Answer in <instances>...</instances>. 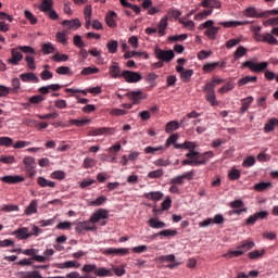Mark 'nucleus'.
I'll return each instance as SVG.
<instances>
[{"label": "nucleus", "mask_w": 278, "mask_h": 278, "mask_svg": "<svg viewBox=\"0 0 278 278\" xmlns=\"http://www.w3.org/2000/svg\"><path fill=\"white\" fill-rule=\"evenodd\" d=\"M168 27V16H164L161 18L159 23V34L160 36H165L166 28Z\"/></svg>", "instance_id": "nucleus-30"}, {"label": "nucleus", "mask_w": 278, "mask_h": 278, "mask_svg": "<svg viewBox=\"0 0 278 278\" xmlns=\"http://www.w3.org/2000/svg\"><path fill=\"white\" fill-rule=\"evenodd\" d=\"M136 56H139V58L143 56L146 60L149 59V54L147 52L126 51L124 54L125 60H129L130 58H136Z\"/></svg>", "instance_id": "nucleus-31"}, {"label": "nucleus", "mask_w": 278, "mask_h": 278, "mask_svg": "<svg viewBox=\"0 0 278 278\" xmlns=\"http://www.w3.org/2000/svg\"><path fill=\"white\" fill-rule=\"evenodd\" d=\"M144 199L149 201H162L164 193L162 191H151L143 194Z\"/></svg>", "instance_id": "nucleus-19"}, {"label": "nucleus", "mask_w": 278, "mask_h": 278, "mask_svg": "<svg viewBox=\"0 0 278 278\" xmlns=\"http://www.w3.org/2000/svg\"><path fill=\"white\" fill-rule=\"evenodd\" d=\"M97 73H99L98 67H84L80 75H94Z\"/></svg>", "instance_id": "nucleus-61"}, {"label": "nucleus", "mask_w": 278, "mask_h": 278, "mask_svg": "<svg viewBox=\"0 0 278 278\" xmlns=\"http://www.w3.org/2000/svg\"><path fill=\"white\" fill-rule=\"evenodd\" d=\"M23 164L25 166V172L28 177H36V159L34 156H25L23 159Z\"/></svg>", "instance_id": "nucleus-4"}, {"label": "nucleus", "mask_w": 278, "mask_h": 278, "mask_svg": "<svg viewBox=\"0 0 278 278\" xmlns=\"http://www.w3.org/2000/svg\"><path fill=\"white\" fill-rule=\"evenodd\" d=\"M179 127H184V125L179 124V122H177V121H170L166 124L165 131H166V134H172V131H177V129H179Z\"/></svg>", "instance_id": "nucleus-25"}, {"label": "nucleus", "mask_w": 278, "mask_h": 278, "mask_svg": "<svg viewBox=\"0 0 278 278\" xmlns=\"http://www.w3.org/2000/svg\"><path fill=\"white\" fill-rule=\"evenodd\" d=\"M242 105L240 108L241 114H245L247 111L251 108V103H253V97H248L241 100Z\"/></svg>", "instance_id": "nucleus-33"}, {"label": "nucleus", "mask_w": 278, "mask_h": 278, "mask_svg": "<svg viewBox=\"0 0 278 278\" xmlns=\"http://www.w3.org/2000/svg\"><path fill=\"white\" fill-rule=\"evenodd\" d=\"M179 139V135L177 134H173L170 135L167 139H166V142H165V147L166 149H168V147H170V144H174V147L176 144H180V143H177V140Z\"/></svg>", "instance_id": "nucleus-48"}, {"label": "nucleus", "mask_w": 278, "mask_h": 278, "mask_svg": "<svg viewBox=\"0 0 278 278\" xmlns=\"http://www.w3.org/2000/svg\"><path fill=\"white\" fill-rule=\"evenodd\" d=\"M241 255L242 251L237 247V250H229L228 253L224 254V257L226 260H232V257H240Z\"/></svg>", "instance_id": "nucleus-43"}, {"label": "nucleus", "mask_w": 278, "mask_h": 278, "mask_svg": "<svg viewBox=\"0 0 278 278\" xmlns=\"http://www.w3.org/2000/svg\"><path fill=\"white\" fill-rule=\"evenodd\" d=\"M17 49L22 51V53H29L30 55H36V50L30 46H18Z\"/></svg>", "instance_id": "nucleus-58"}, {"label": "nucleus", "mask_w": 278, "mask_h": 278, "mask_svg": "<svg viewBox=\"0 0 278 278\" xmlns=\"http://www.w3.org/2000/svg\"><path fill=\"white\" fill-rule=\"evenodd\" d=\"M22 60L23 53L20 52L18 48H13L11 50V59L8 60V63L12 64L13 66H18Z\"/></svg>", "instance_id": "nucleus-9"}, {"label": "nucleus", "mask_w": 278, "mask_h": 278, "mask_svg": "<svg viewBox=\"0 0 278 278\" xmlns=\"http://www.w3.org/2000/svg\"><path fill=\"white\" fill-rule=\"evenodd\" d=\"M106 202H108V198L101 195L98 199L90 201L89 205H91V207H101V205H103Z\"/></svg>", "instance_id": "nucleus-39"}, {"label": "nucleus", "mask_w": 278, "mask_h": 278, "mask_svg": "<svg viewBox=\"0 0 278 278\" xmlns=\"http://www.w3.org/2000/svg\"><path fill=\"white\" fill-rule=\"evenodd\" d=\"M114 16H116V12H111L106 14L105 21L109 27H116V20H114Z\"/></svg>", "instance_id": "nucleus-46"}, {"label": "nucleus", "mask_w": 278, "mask_h": 278, "mask_svg": "<svg viewBox=\"0 0 278 278\" xmlns=\"http://www.w3.org/2000/svg\"><path fill=\"white\" fill-rule=\"evenodd\" d=\"M18 205L16 204H3L2 206H0V212H5V213H10V212H18Z\"/></svg>", "instance_id": "nucleus-44"}, {"label": "nucleus", "mask_w": 278, "mask_h": 278, "mask_svg": "<svg viewBox=\"0 0 278 278\" xmlns=\"http://www.w3.org/2000/svg\"><path fill=\"white\" fill-rule=\"evenodd\" d=\"M38 213V201L33 200L29 205L25 208L24 214L26 216H31V214H37Z\"/></svg>", "instance_id": "nucleus-23"}, {"label": "nucleus", "mask_w": 278, "mask_h": 278, "mask_svg": "<svg viewBox=\"0 0 278 278\" xmlns=\"http://www.w3.org/2000/svg\"><path fill=\"white\" fill-rule=\"evenodd\" d=\"M218 66H220V62L206 63L203 65L202 71L204 73H214Z\"/></svg>", "instance_id": "nucleus-35"}, {"label": "nucleus", "mask_w": 278, "mask_h": 278, "mask_svg": "<svg viewBox=\"0 0 278 278\" xmlns=\"http://www.w3.org/2000/svg\"><path fill=\"white\" fill-rule=\"evenodd\" d=\"M20 79L24 81V84H38L40 81V78L31 72L21 74Z\"/></svg>", "instance_id": "nucleus-12"}, {"label": "nucleus", "mask_w": 278, "mask_h": 278, "mask_svg": "<svg viewBox=\"0 0 278 278\" xmlns=\"http://www.w3.org/2000/svg\"><path fill=\"white\" fill-rule=\"evenodd\" d=\"M51 179H58L59 181H62L66 177V174L62 170H55L50 175Z\"/></svg>", "instance_id": "nucleus-62"}, {"label": "nucleus", "mask_w": 278, "mask_h": 278, "mask_svg": "<svg viewBox=\"0 0 278 278\" xmlns=\"http://www.w3.org/2000/svg\"><path fill=\"white\" fill-rule=\"evenodd\" d=\"M18 278H42V275H40V271L34 270V271H20L17 273Z\"/></svg>", "instance_id": "nucleus-24"}, {"label": "nucleus", "mask_w": 278, "mask_h": 278, "mask_svg": "<svg viewBox=\"0 0 278 278\" xmlns=\"http://www.w3.org/2000/svg\"><path fill=\"white\" fill-rule=\"evenodd\" d=\"M230 207L233 210L232 214H237L240 216L242 212H247V208H244V202L242 200H235L230 202Z\"/></svg>", "instance_id": "nucleus-14"}, {"label": "nucleus", "mask_w": 278, "mask_h": 278, "mask_svg": "<svg viewBox=\"0 0 278 278\" xmlns=\"http://www.w3.org/2000/svg\"><path fill=\"white\" fill-rule=\"evenodd\" d=\"M248 255L250 260H258V257H264V255H266V250H262L261 252L257 250H254L252 252H249Z\"/></svg>", "instance_id": "nucleus-50"}, {"label": "nucleus", "mask_w": 278, "mask_h": 278, "mask_svg": "<svg viewBox=\"0 0 278 278\" xmlns=\"http://www.w3.org/2000/svg\"><path fill=\"white\" fill-rule=\"evenodd\" d=\"M255 192H266V190H270L273 188V184L270 182H258L254 185Z\"/></svg>", "instance_id": "nucleus-29"}, {"label": "nucleus", "mask_w": 278, "mask_h": 278, "mask_svg": "<svg viewBox=\"0 0 278 278\" xmlns=\"http://www.w3.org/2000/svg\"><path fill=\"white\" fill-rule=\"evenodd\" d=\"M53 9V0H43L39 5L40 12H49Z\"/></svg>", "instance_id": "nucleus-37"}, {"label": "nucleus", "mask_w": 278, "mask_h": 278, "mask_svg": "<svg viewBox=\"0 0 278 278\" xmlns=\"http://www.w3.org/2000/svg\"><path fill=\"white\" fill-rule=\"evenodd\" d=\"M52 60H53L54 62H67L68 55H67V54L55 53V54L52 56Z\"/></svg>", "instance_id": "nucleus-63"}, {"label": "nucleus", "mask_w": 278, "mask_h": 278, "mask_svg": "<svg viewBox=\"0 0 278 278\" xmlns=\"http://www.w3.org/2000/svg\"><path fill=\"white\" fill-rule=\"evenodd\" d=\"M197 144L195 141H185L182 144H176L175 149H186L189 151L185 157L186 160L181 161L182 166H205L212 157H214V152L213 151H207L204 153H201L197 151Z\"/></svg>", "instance_id": "nucleus-1"}, {"label": "nucleus", "mask_w": 278, "mask_h": 278, "mask_svg": "<svg viewBox=\"0 0 278 278\" xmlns=\"http://www.w3.org/2000/svg\"><path fill=\"white\" fill-rule=\"evenodd\" d=\"M205 99L210 105H212V108H216V105H218V101L216 100V92L206 93Z\"/></svg>", "instance_id": "nucleus-49"}, {"label": "nucleus", "mask_w": 278, "mask_h": 278, "mask_svg": "<svg viewBox=\"0 0 278 278\" xmlns=\"http://www.w3.org/2000/svg\"><path fill=\"white\" fill-rule=\"evenodd\" d=\"M255 81H257V76H245L238 80V86L242 87L247 86V84H255Z\"/></svg>", "instance_id": "nucleus-34"}, {"label": "nucleus", "mask_w": 278, "mask_h": 278, "mask_svg": "<svg viewBox=\"0 0 278 278\" xmlns=\"http://www.w3.org/2000/svg\"><path fill=\"white\" fill-rule=\"evenodd\" d=\"M105 253L108 255H127L129 253V250L125 248H121V249L110 248L105 250Z\"/></svg>", "instance_id": "nucleus-28"}, {"label": "nucleus", "mask_w": 278, "mask_h": 278, "mask_svg": "<svg viewBox=\"0 0 278 278\" xmlns=\"http://www.w3.org/2000/svg\"><path fill=\"white\" fill-rule=\"evenodd\" d=\"M110 218V211L105 208H99L94 213H92L91 217L89 218V223H99V220H105Z\"/></svg>", "instance_id": "nucleus-8"}, {"label": "nucleus", "mask_w": 278, "mask_h": 278, "mask_svg": "<svg viewBox=\"0 0 278 278\" xmlns=\"http://www.w3.org/2000/svg\"><path fill=\"white\" fill-rule=\"evenodd\" d=\"M105 134H114V128H108V127L97 128L89 132L90 136H103Z\"/></svg>", "instance_id": "nucleus-27"}, {"label": "nucleus", "mask_w": 278, "mask_h": 278, "mask_svg": "<svg viewBox=\"0 0 278 278\" xmlns=\"http://www.w3.org/2000/svg\"><path fill=\"white\" fill-rule=\"evenodd\" d=\"M148 225L152 229H164L166 227V223L160 222V219L152 217L148 220Z\"/></svg>", "instance_id": "nucleus-22"}, {"label": "nucleus", "mask_w": 278, "mask_h": 278, "mask_svg": "<svg viewBox=\"0 0 278 278\" xmlns=\"http://www.w3.org/2000/svg\"><path fill=\"white\" fill-rule=\"evenodd\" d=\"M3 184H21L25 181V177L23 176H4L1 178Z\"/></svg>", "instance_id": "nucleus-18"}, {"label": "nucleus", "mask_w": 278, "mask_h": 278, "mask_svg": "<svg viewBox=\"0 0 278 278\" xmlns=\"http://www.w3.org/2000/svg\"><path fill=\"white\" fill-rule=\"evenodd\" d=\"M199 116H201V113H199L197 111H191L190 113L187 114V116H185L180 121V125H182V127H186V124L188 123L189 118H199Z\"/></svg>", "instance_id": "nucleus-38"}, {"label": "nucleus", "mask_w": 278, "mask_h": 278, "mask_svg": "<svg viewBox=\"0 0 278 278\" xmlns=\"http://www.w3.org/2000/svg\"><path fill=\"white\" fill-rule=\"evenodd\" d=\"M233 88H236V84H233V81H228L226 85L218 89V92L220 94H225L227 92H231Z\"/></svg>", "instance_id": "nucleus-42"}, {"label": "nucleus", "mask_w": 278, "mask_h": 278, "mask_svg": "<svg viewBox=\"0 0 278 278\" xmlns=\"http://www.w3.org/2000/svg\"><path fill=\"white\" fill-rule=\"evenodd\" d=\"M177 230H173V229H165V230H161L159 232V236H163L164 238H174V236H177Z\"/></svg>", "instance_id": "nucleus-55"}, {"label": "nucleus", "mask_w": 278, "mask_h": 278, "mask_svg": "<svg viewBox=\"0 0 278 278\" xmlns=\"http://www.w3.org/2000/svg\"><path fill=\"white\" fill-rule=\"evenodd\" d=\"M81 266L77 261H66L65 263H58L55 264L56 268L64 269V268H79Z\"/></svg>", "instance_id": "nucleus-21"}, {"label": "nucleus", "mask_w": 278, "mask_h": 278, "mask_svg": "<svg viewBox=\"0 0 278 278\" xmlns=\"http://www.w3.org/2000/svg\"><path fill=\"white\" fill-rule=\"evenodd\" d=\"M83 273H87V275H90V273L97 274V265L96 264H86L83 267Z\"/></svg>", "instance_id": "nucleus-56"}, {"label": "nucleus", "mask_w": 278, "mask_h": 278, "mask_svg": "<svg viewBox=\"0 0 278 278\" xmlns=\"http://www.w3.org/2000/svg\"><path fill=\"white\" fill-rule=\"evenodd\" d=\"M74 45L75 47H78V49H84V47H86V43H84V40H81V36L79 35L74 36Z\"/></svg>", "instance_id": "nucleus-64"}, {"label": "nucleus", "mask_w": 278, "mask_h": 278, "mask_svg": "<svg viewBox=\"0 0 278 278\" xmlns=\"http://www.w3.org/2000/svg\"><path fill=\"white\" fill-rule=\"evenodd\" d=\"M275 127H278L277 117H271L264 126L265 134H270V131H275Z\"/></svg>", "instance_id": "nucleus-20"}, {"label": "nucleus", "mask_w": 278, "mask_h": 278, "mask_svg": "<svg viewBox=\"0 0 278 278\" xmlns=\"http://www.w3.org/2000/svg\"><path fill=\"white\" fill-rule=\"evenodd\" d=\"M126 97L132 101V105H138L142 99H146L144 92L142 91H130L126 93Z\"/></svg>", "instance_id": "nucleus-10"}, {"label": "nucleus", "mask_w": 278, "mask_h": 278, "mask_svg": "<svg viewBox=\"0 0 278 278\" xmlns=\"http://www.w3.org/2000/svg\"><path fill=\"white\" fill-rule=\"evenodd\" d=\"M223 27L229 28V27H240V25H245L244 22H238V21H231V22H222L219 23Z\"/></svg>", "instance_id": "nucleus-53"}, {"label": "nucleus", "mask_w": 278, "mask_h": 278, "mask_svg": "<svg viewBox=\"0 0 278 278\" xmlns=\"http://www.w3.org/2000/svg\"><path fill=\"white\" fill-rule=\"evenodd\" d=\"M228 179H230V181H238V179H240V170L232 168L228 173Z\"/></svg>", "instance_id": "nucleus-57"}, {"label": "nucleus", "mask_w": 278, "mask_h": 278, "mask_svg": "<svg viewBox=\"0 0 278 278\" xmlns=\"http://www.w3.org/2000/svg\"><path fill=\"white\" fill-rule=\"evenodd\" d=\"M213 12L214 10H204L194 15V21H203L204 18H207V16H212Z\"/></svg>", "instance_id": "nucleus-41"}, {"label": "nucleus", "mask_w": 278, "mask_h": 278, "mask_svg": "<svg viewBox=\"0 0 278 278\" xmlns=\"http://www.w3.org/2000/svg\"><path fill=\"white\" fill-rule=\"evenodd\" d=\"M164 176V169H155L150 173H148V177L150 179H160V177Z\"/></svg>", "instance_id": "nucleus-54"}, {"label": "nucleus", "mask_w": 278, "mask_h": 278, "mask_svg": "<svg viewBox=\"0 0 278 278\" xmlns=\"http://www.w3.org/2000/svg\"><path fill=\"white\" fill-rule=\"evenodd\" d=\"M200 5L208 10H220L223 3L218 0H203Z\"/></svg>", "instance_id": "nucleus-15"}, {"label": "nucleus", "mask_w": 278, "mask_h": 278, "mask_svg": "<svg viewBox=\"0 0 278 278\" xmlns=\"http://www.w3.org/2000/svg\"><path fill=\"white\" fill-rule=\"evenodd\" d=\"M13 236H15L17 240H27L28 238H31V233H29V228L27 227H21L14 230Z\"/></svg>", "instance_id": "nucleus-13"}, {"label": "nucleus", "mask_w": 278, "mask_h": 278, "mask_svg": "<svg viewBox=\"0 0 278 278\" xmlns=\"http://www.w3.org/2000/svg\"><path fill=\"white\" fill-rule=\"evenodd\" d=\"M199 29H206L204 31V36L210 38V40H216V36H218V31H220V27L214 26V21L207 20L206 22L200 24Z\"/></svg>", "instance_id": "nucleus-2"}, {"label": "nucleus", "mask_w": 278, "mask_h": 278, "mask_svg": "<svg viewBox=\"0 0 278 278\" xmlns=\"http://www.w3.org/2000/svg\"><path fill=\"white\" fill-rule=\"evenodd\" d=\"M14 140L10 137H0V147H12Z\"/></svg>", "instance_id": "nucleus-60"}, {"label": "nucleus", "mask_w": 278, "mask_h": 278, "mask_svg": "<svg viewBox=\"0 0 278 278\" xmlns=\"http://www.w3.org/2000/svg\"><path fill=\"white\" fill-rule=\"evenodd\" d=\"M122 76L127 84H138V81H142V74L140 72L126 70L122 73Z\"/></svg>", "instance_id": "nucleus-5"}, {"label": "nucleus", "mask_w": 278, "mask_h": 278, "mask_svg": "<svg viewBox=\"0 0 278 278\" xmlns=\"http://www.w3.org/2000/svg\"><path fill=\"white\" fill-rule=\"evenodd\" d=\"M62 26L67 27V29H79V27H81V22L79 21V18H75L73 21L64 20L62 22Z\"/></svg>", "instance_id": "nucleus-16"}, {"label": "nucleus", "mask_w": 278, "mask_h": 278, "mask_svg": "<svg viewBox=\"0 0 278 278\" xmlns=\"http://www.w3.org/2000/svg\"><path fill=\"white\" fill-rule=\"evenodd\" d=\"M24 16L30 22L31 25H36V23H38V18H36L35 14L30 11H24Z\"/></svg>", "instance_id": "nucleus-59"}, {"label": "nucleus", "mask_w": 278, "mask_h": 278, "mask_svg": "<svg viewBox=\"0 0 278 278\" xmlns=\"http://www.w3.org/2000/svg\"><path fill=\"white\" fill-rule=\"evenodd\" d=\"M194 75V71L193 70H186L185 72H182L180 74V79L181 81H184L185 84H188V81H190L191 77Z\"/></svg>", "instance_id": "nucleus-40"}, {"label": "nucleus", "mask_w": 278, "mask_h": 278, "mask_svg": "<svg viewBox=\"0 0 278 278\" xmlns=\"http://www.w3.org/2000/svg\"><path fill=\"white\" fill-rule=\"evenodd\" d=\"M253 247H255V243L253 241L245 240L242 241L240 245H238V249H240L242 251V255H244V253H247V251H251Z\"/></svg>", "instance_id": "nucleus-32"}, {"label": "nucleus", "mask_w": 278, "mask_h": 278, "mask_svg": "<svg viewBox=\"0 0 278 278\" xmlns=\"http://www.w3.org/2000/svg\"><path fill=\"white\" fill-rule=\"evenodd\" d=\"M45 101V97L42 94H36L28 99V102L24 103V108H31V105H39Z\"/></svg>", "instance_id": "nucleus-17"}, {"label": "nucleus", "mask_w": 278, "mask_h": 278, "mask_svg": "<svg viewBox=\"0 0 278 278\" xmlns=\"http://www.w3.org/2000/svg\"><path fill=\"white\" fill-rule=\"evenodd\" d=\"M254 40H256V42H267V45H278L277 38H275V36L270 35L269 33L264 35L254 33Z\"/></svg>", "instance_id": "nucleus-7"}, {"label": "nucleus", "mask_w": 278, "mask_h": 278, "mask_svg": "<svg viewBox=\"0 0 278 278\" xmlns=\"http://www.w3.org/2000/svg\"><path fill=\"white\" fill-rule=\"evenodd\" d=\"M96 277H112V270L105 267H97Z\"/></svg>", "instance_id": "nucleus-36"}, {"label": "nucleus", "mask_w": 278, "mask_h": 278, "mask_svg": "<svg viewBox=\"0 0 278 278\" xmlns=\"http://www.w3.org/2000/svg\"><path fill=\"white\" fill-rule=\"evenodd\" d=\"M106 49H109V53H116L118 51V41L111 40L106 43Z\"/></svg>", "instance_id": "nucleus-52"}, {"label": "nucleus", "mask_w": 278, "mask_h": 278, "mask_svg": "<svg viewBox=\"0 0 278 278\" xmlns=\"http://www.w3.org/2000/svg\"><path fill=\"white\" fill-rule=\"evenodd\" d=\"M42 53L43 55H49L50 53H55V46L53 43L48 42L42 45Z\"/></svg>", "instance_id": "nucleus-45"}, {"label": "nucleus", "mask_w": 278, "mask_h": 278, "mask_svg": "<svg viewBox=\"0 0 278 278\" xmlns=\"http://www.w3.org/2000/svg\"><path fill=\"white\" fill-rule=\"evenodd\" d=\"M37 184L40 186V188H55V182L48 180L42 176L37 178Z\"/></svg>", "instance_id": "nucleus-26"}, {"label": "nucleus", "mask_w": 278, "mask_h": 278, "mask_svg": "<svg viewBox=\"0 0 278 278\" xmlns=\"http://www.w3.org/2000/svg\"><path fill=\"white\" fill-rule=\"evenodd\" d=\"M88 123H90L89 118H85V119H71L70 124L71 125H75L76 127H86V125H88Z\"/></svg>", "instance_id": "nucleus-51"}, {"label": "nucleus", "mask_w": 278, "mask_h": 278, "mask_svg": "<svg viewBox=\"0 0 278 278\" xmlns=\"http://www.w3.org/2000/svg\"><path fill=\"white\" fill-rule=\"evenodd\" d=\"M109 75L112 77V79H121L123 77V72L121 71V65L118 63L114 62L109 67Z\"/></svg>", "instance_id": "nucleus-11"}, {"label": "nucleus", "mask_w": 278, "mask_h": 278, "mask_svg": "<svg viewBox=\"0 0 278 278\" xmlns=\"http://www.w3.org/2000/svg\"><path fill=\"white\" fill-rule=\"evenodd\" d=\"M242 68H250L252 73H262L268 68V62L255 63L253 61H245L242 63Z\"/></svg>", "instance_id": "nucleus-3"}, {"label": "nucleus", "mask_w": 278, "mask_h": 278, "mask_svg": "<svg viewBox=\"0 0 278 278\" xmlns=\"http://www.w3.org/2000/svg\"><path fill=\"white\" fill-rule=\"evenodd\" d=\"M247 55V48L240 46L233 53V60L238 61L240 58H244Z\"/></svg>", "instance_id": "nucleus-47"}, {"label": "nucleus", "mask_w": 278, "mask_h": 278, "mask_svg": "<svg viewBox=\"0 0 278 278\" xmlns=\"http://www.w3.org/2000/svg\"><path fill=\"white\" fill-rule=\"evenodd\" d=\"M154 53L161 62H170L175 58V52L173 50L155 48Z\"/></svg>", "instance_id": "nucleus-6"}]
</instances>
